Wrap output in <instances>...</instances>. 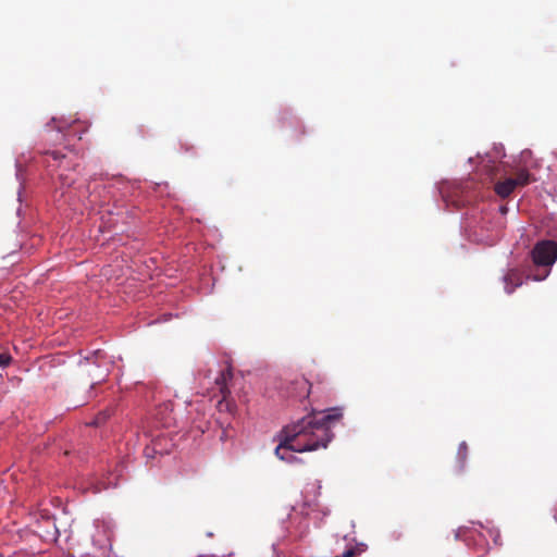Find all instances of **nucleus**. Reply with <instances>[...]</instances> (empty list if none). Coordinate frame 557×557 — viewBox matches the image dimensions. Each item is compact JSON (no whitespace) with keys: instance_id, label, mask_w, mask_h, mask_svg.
Wrapping results in <instances>:
<instances>
[{"instance_id":"nucleus-16","label":"nucleus","mask_w":557,"mask_h":557,"mask_svg":"<svg viewBox=\"0 0 557 557\" xmlns=\"http://www.w3.org/2000/svg\"><path fill=\"white\" fill-rule=\"evenodd\" d=\"M555 520L557 521V513L555 515Z\"/></svg>"},{"instance_id":"nucleus-3","label":"nucleus","mask_w":557,"mask_h":557,"mask_svg":"<svg viewBox=\"0 0 557 557\" xmlns=\"http://www.w3.org/2000/svg\"><path fill=\"white\" fill-rule=\"evenodd\" d=\"M312 384L304 375H295L286 380L283 395L288 398L304 400L309 397Z\"/></svg>"},{"instance_id":"nucleus-9","label":"nucleus","mask_w":557,"mask_h":557,"mask_svg":"<svg viewBox=\"0 0 557 557\" xmlns=\"http://www.w3.org/2000/svg\"><path fill=\"white\" fill-rule=\"evenodd\" d=\"M109 418V414L103 411L100 412L88 425L98 426L102 424L107 419Z\"/></svg>"},{"instance_id":"nucleus-7","label":"nucleus","mask_w":557,"mask_h":557,"mask_svg":"<svg viewBox=\"0 0 557 557\" xmlns=\"http://www.w3.org/2000/svg\"><path fill=\"white\" fill-rule=\"evenodd\" d=\"M468 457V445L466 442H461L457 450L458 469L462 471L465 469L466 460Z\"/></svg>"},{"instance_id":"nucleus-8","label":"nucleus","mask_w":557,"mask_h":557,"mask_svg":"<svg viewBox=\"0 0 557 557\" xmlns=\"http://www.w3.org/2000/svg\"><path fill=\"white\" fill-rule=\"evenodd\" d=\"M513 182L516 183V186H525L531 182V175L529 171L521 170L516 174V177L513 178Z\"/></svg>"},{"instance_id":"nucleus-11","label":"nucleus","mask_w":557,"mask_h":557,"mask_svg":"<svg viewBox=\"0 0 557 557\" xmlns=\"http://www.w3.org/2000/svg\"><path fill=\"white\" fill-rule=\"evenodd\" d=\"M60 180L62 182L63 185H67V186H71L73 183H74V178H69L66 175H64L63 173H60Z\"/></svg>"},{"instance_id":"nucleus-1","label":"nucleus","mask_w":557,"mask_h":557,"mask_svg":"<svg viewBox=\"0 0 557 557\" xmlns=\"http://www.w3.org/2000/svg\"><path fill=\"white\" fill-rule=\"evenodd\" d=\"M338 408L309 414L282 431V440L275 448V455L283 461H299L294 453L312 451L326 448L334 434L332 428L342 419Z\"/></svg>"},{"instance_id":"nucleus-5","label":"nucleus","mask_w":557,"mask_h":557,"mask_svg":"<svg viewBox=\"0 0 557 557\" xmlns=\"http://www.w3.org/2000/svg\"><path fill=\"white\" fill-rule=\"evenodd\" d=\"M505 290L508 294H511L517 287L522 284V277L519 271L509 270L504 276Z\"/></svg>"},{"instance_id":"nucleus-17","label":"nucleus","mask_w":557,"mask_h":557,"mask_svg":"<svg viewBox=\"0 0 557 557\" xmlns=\"http://www.w3.org/2000/svg\"><path fill=\"white\" fill-rule=\"evenodd\" d=\"M555 154L557 156V151L555 152Z\"/></svg>"},{"instance_id":"nucleus-2","label":"nucleus","mask_w":557,"mask_h":557,"mask_svg":"<svg viewBox=\"0 0 557 557\" xmlns=\"http://www.w3.org/2000/svg\"><path fill=\"white\" fill-rule=\"evenodd\" d=\"M532 260L536 265L550 267L557 259V244L542 240L532 249Z\"/></svg>"},{"instance_id":"nucleus-10","label":"nucleus","mask_w":557,"mask_h":557,"mask_svg":"<svg viewBox=\"0 0 557 557\" xmlns=\"http://www.w3.org/2000/svg\"><path fill=\"white\" fill-rule=\"evenodd\" d=\"M12 360V357L7 354V352H3V354H0V368H5L10 364Z\"/></svg>"},{"instance_id":"nucleus-13","label":"nucleus","mask_w":557,"mask_h":557,"mask_svg":"<svg viewBox=\"0 0 557 557\" xmlns=\"http://www.w3.org/2000/svg\"><path fill=\"white\" fill-rule=\"evenodd\" d=\"M50 156H51L54 160H59V159L64 158V156H63V154H61L59 151H52V152L50 153Z\"/></svg>"},{"instance_id":"nucleus-14","label":"nucleus","mask_w":557,"mask_h":557,"mask_svg":"<svg viewBox=\"0 0 557 557\" xmlns=\"http://www.w3.org/2000/svg\"><path fill=\"white\" fill-rule=\"evenodd\" d=\"M59 533L58 529L54 527V532L51 534L52 536H55Z\"/></svg>"},{"instance_id":"nucleus-4","label":"nucleus","mask_w":557,"mask_h":557,"mask_svg":"<svg viewBox=\"0 0 557 557\" xmlns=\"http://www.w3.org/2000/svg\"><path fill=\"white\" fill-rule=\"evenodd\" d=\"M233 379V372L231 367L222 370L219 376L215 377V385L219 388V392L222 398L218 403L219 409L226 410L228 412H233L235 409V405L228 399L231 392L228 389L227 383Z\"/></svg>"},{"instance_id":"nucleus-6","label":"nucleus","mask_w":557,"mask_h":557,"mask_svg":"<svg viewBox=\"0 0 557 557\" xmlns=\"http://www.w3.org/2000/svg\"><path fill=\"white\" fill-rule=\"evenodd\" d=\"M516 187L513 178L509 177L503 182L496 183L494 189L499 197L506 198L515 190Z\"/></svg>"},{"instance_id":"nucleus-15","label":"nucleus","mask_w":557,"mask_h":557,"mask_svg":"<svg viewBox=\"0 0 557 557\" xmlns=\"http://www.w3.org/2000/svg\"><path fill=\"white\" fill-rule=\"evenodd\" d=\"M197 557H209V556H206V555H199V556H197Z\"/></svg>"},{"instance_id":"nucleus-12","label":"nucleus","mask_w":557,"mask_h":557,"mask_svg":"<svg viewBox=\"0 0 557 557\" xmlns=\"http://www.w3.org/2000/svg\"><path fill=\"white\" fill-rule=\"evenodd\" d=\"M357 555V550L355 548H349L344 552L342 557H355Z\"/></svg>"}]
</instances>
